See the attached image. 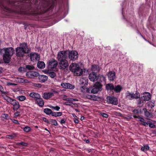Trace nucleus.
Here are the masks:
<instances>
[{"label": "nucleus", "instance_id": "f257e3e1", "mask_svg": "<svg viewBox=\"0 0 156 156\" xmlns=\"http://www.w3.org/2000/svg\"><path fill=\"white\" fill-rule=\"evenodd\" d=\"M0 54L3 55V59L5 63H9L11 57L14 53V50L12 47L4 48L1 49Z\"/></svg>", "mask_w": 156, "mask_h": 156}, {"label": "nucleus", "instance_id": "f03ea898", "mask_svg": "<svg viewBox=\"0 0 156 156\" xmlns=\"http://www.w3.org/2000/svg\"><path fill=\"white\" fill-rule=\"evenodd\" d=\"M30 51V48L24 43L21 44L19 47L16 48V55L19 57H23L25 54L29 53Z\"/></svg>", "mask_w": 156, "mask_h": 156}, {"label": "nucleus", "instance_id": "7ed1b4c3", "mask_svg": "<svg viewBox=\"0 0 156 156\" xmlns=\"http://www.w3.org/2000/svg\"><path fill=\"white\" fill-rule=\"evenodd\" d=\"M16 2V0H4L2 2L0 3V7L5 11H10L11 9L9 6L10 5H17Z\"/></svg>", "mask_w": 156, "mask_h": 156}, {"label": "nucleus", "instance_id": "20e7f679", "mask_svg": "<svg viewBox=\"0 0 156 156\" xmlns=\"http://www.w3.org/2000/svg\"><path fill=\"white\" fill-rule=\"evenodd\" d=\"M70 71L74 73L75 75L80 76L83 74V71L78 64L76 63H71L69 66Z\"/></svg>", "mask_w": 156, "mask_h": 156}, {"label": "nucleus", "instance_id": "39448f33", "mask_svg": "<svg viewBox=\"0 0 156 156\" xmlns=\"http://www.w3.org/2000/svg\"><path fill=\"white\" fill-rule=\"evenodd\" d=\"M67 51H60L58 54L57 58L58 61L67 59L68 54Z\"/></svg>", "mask_w": 156, "mask_h": 156}, {"label": "nucleus", "instance_id": "423d86ee", "mask_svg": "<svg viewBox=\"0 0 156 156\" xmlns=\"http://www.w3.org/2000/svg\"><path fill=\"white\" fill-rule=\"evenodd\" d=\"M68 57L70 60L75 61L78 58V53L76 51H69Z\"/></svg>", "mask_w": 156, "mask_h": 156}, {"label": "nucleus", "instance_id": "0eeeda50", "mask_svg": "<svg viewBox=\"0 0 156 156\" xmlns=\"http://www.w3.org/2000/svg\"><path fill=\"white\" fill-rule=\"evenodd\" d=\"M102 90V85L99 82H96L94 84V88L91 90L92 93L96 94Z\"/></svg>", "mask_w": 156, "mask_h": 156}, {"label": "nucleus", "instance_id": "6e6552de", "mask_svg": "<svg viewBox=\"0 0 156 156\" xmlns=\"http://www.w3.org/2000/svg\"><path fill=\"white\" fill-rule=\"evenodd\" d=\"M58 61V67L60 69H65L69 66V64L67 59Z\"/></svg>", "mask_w": 156, "mask_h": 156}, {"label": "nucleus", "instance_id": "1a4fd4ad", "mask_svg": "<svg viewBox=\"0 0 156 156\" xmlns=\"http://www.w3.org/2000/svg\"><path fill=\"white\" fill-rule=\"evenodd\" d=\"M116 78V74L114 71H110L108 73V80L110 82L114 81Z\"/></svg>", "mask_w": 156, "mask_h": 156}, {"label": "nucleus", "instance_id": "9d476101", "mask_svg": "<svg viewBox=\"0 0 156 156\" xmlns=\"http://www.w3.org/2000/svg\"><path fill=\"white\" fill-rule=\"evenodd\" d=\"M97 82H99L102 86L103 84H105V88L106 90H107V84H106V79L102 75H99L98 76Z\"/></svg>", "mask_w": 156, "mask_h": 156}, {"label": "nucleus", "instance_id": "9b49d317", "mask_svg": "<svg viewBox=\"0 0 156 156\" xmlns=\"http://www.w3.org/2000/svg\"><path fill=\"white\" fill-rule=\"evenodd\" d=\"M39 75L38 73L34 71H29L26 74L27 76L30 78H33L38 76Z\"/></svg>", "mask_w": 156, "mask_h": 156}, {"label": "nucleus", "instance_id": "f8f14e48", "mask_svg": "<svg viewBox=\"0 0 156 156\" xmlns=\"http://www.w3.org/2000/svg\"><path fill=\"white\" fill-rule=\"evenodd\" d=\"M10 104L13 106V109L14 111H17L20 107V105L19 102L15 99H14Z\"/></svg>", "mask_w": 156, "mask_h": 156}, {"label": "nucleus", "instance_id": "ddd939ff", "mask_svg": "<svg viewBox=\"0 0 156 156\" xmlns=\"http://www.w3.org/2000/svg\"><path fill=\"white\" fill-rule=\"evenodd\" d=\"M30 58L31 60L34 62L40 60V56L37 53H31L30 54Z\"/></svg>", "mask_w": 156, "mask_h": 156}, {"label": "nucleus", "instance_id": "4468645a", "mask_svg": "<svg viewBox=\"0 0 156 156\" xmlns=\"http://www.w3.org/2000/svg\"><path fill=\"white\" fill-rule=\"evenodd\" d=\"M109 103L112 105H117L118 103V99L117 98L114 96H108Z\"/></svg>", "mask_w": 156, "mask_h": 156}, {"label": "nucleus", "instance_id": "2eb2a0df", "mask_svg": "<svg viewBox=\"0 0 156 156\" xmlns=\"http://www.w3.org/2000/svg\"><path fill=\"white\" fill-rule=\"evenodd\" d=\"M133 117L135 118V119H139V121L142 122V123H141V124H142L145 126H148V123L145 122V121H144L145 120L144 119L143 117H141V116H140V115H138L137 116L136 115H134L133 116Z\"/></svg>", "mask_w": 156, "mask_h": 156}, {"label": "nucleus", "instance_id": "dca6fc26", "mask_svg": "<svg viewBox=\"0 0 156 156\" xmlns=\"http://www.w3.org/2000/svg\"><path fill=\"white\" fill-rule=\"evenodd\" d=\"M58 65V62L55 59H52L49 61L48 66L50 68L52 69L56 67Z\"/></svg>", "mask_w": 156, "mask_h": 156}, {"label": "nucleus", "instance_id": "f3484780", "mask_svg": "<svg viewBox=\"0 0 156 156\" xmlns=\"http://www.w3.org/2000/svg\"><path fill=\"white\" fill-rule=\"evenodd\" d=\"M61 85L63 88L68 89H73L75 87L72 84L68 83H62L61 84Z\"/></svg>", "mask_w": 156, "mask_h": 156}, {"label": "nucleus", "instance_id": "a211bd4d", "mask_svg": "<svg viewBox=\"0 0 156 156\" xmlns=\"http://www.w3.org/2000/svg\"><path fill=\"white\" fill-rule=\"evenodd\" d=\"M98 77L97 73L95 72H92L90 73L89 76V78L91 81L94 82L97 80Z\"/></svg>", "mask_w": 156, "mask_h": 156}, {"label": "nucleus", "instance_id": "6ab92c4d", "mask_svg": "<svg viewBox=\"0 0 156 156\" xmlns=\"http://www.w3.org/2000/svg\"><path fill=\"white\" fill-rule=\"evenodd\" d=\"M143 95L144 101H147L150 100L151 96L150 93L145 92Z\"/></svg>", "mask_w": 156, "mask_h": 156}, {"label": "nucleus", "instance_id": "aec40b11", "mask_svg": "<svg viewBox=\"0 0 156 156\" xmlns=\"http://www.w3.org/2000/svg\"><path fill=\"white\" fill-rule=\"evenodd\" d=\"M54 96V94L51 92H46L43 94L42 97L44 99H48Z\"/></svg>", "mask_w": 156, "mask_h": 156}, {"label": "nucleus", "instance_id": "412c9836", "mask_svg": "<svg viewBox=\"0 0 156 156\" xmlns=\"http://www.w3.org/2000/svg\"><path fill=\"white\" fill-rule=\"evenodd\" d=\"M29 96L30 97L34 98L35 101L41 97L39 94L34 92L31 93L30 94Z\"/></svg>", "mask_w": 156, "mask_h": 156}, {"label": "nucleus", "instance_id": "4be33fe9", "mask_svg": "<svg viewBox=\"0 0 156 156\" xmlns=\"http://www.w3.org/2000/svg\"><path fill=\"white\" fill-rule=\"evenodd\" d=\"M80 83L83 85H87L88 83V80L86 77L82 78L80 80Z\"/></svg>", "mask_w": 156, "mask_h": 156}, {"label": "nucleus", "instance_id": "5701e85b", "mask_svg": "<svg viewBox=\"0 0 156 156\" xmlns=\"http://www.w3.org/2000/svg\"><path fill=\"white\" fill-rule=\"evenodd\" d=\"M36 101L37 102V103L39 106L42 107L44 106V101L41 97L40 98L37 99Z\"/></svg>", "mask_w": 156, "mask_h": 156}, {"label": "nucleus", "instance_id": "b1692460", "mask_svg": "<svg viewBox=\"0 0 156 156\" xmlns=\"http://www.w3.org/2000/svg\"><path fill=\"white\" fill-rule=\"evenodd\" d=\"M2 96L4 100H5L7 102L10 104L14 99L5 95H2Z\"/></svg>", "mask_w": 156, "mask_h": 156}, {"label": "nucleus", "instance_id": "393cba45", "mask_svg": "<svg viewBox=\"0 0 156 156\" xmlns=\"http://www.w3.org/2000/svg\"><path fill=\"white\" fill-rule=\"evenodd\" d=\"M39 81L42 82H44L47 81L48 77L45 75H40L39 76Z\"/></svg>", "mask_w": 156, "mask_h": 156}, {"label": "nucleus", "instance_id": "a878e982", "mask_svg": "<svg viewBox=\"0 0 156 156\" xmlns=\"http://www.w3.org/2000/svg\"><path fill=\"white\" fill-rule=\"evenodd\" d=\"M91 69L93 71V72H95L96 73L99 72L100 70L99 66L96 65L92 66Z\"/></svg>", "mask_w": 156, "mask_h": 156}, {"label": "nucleus", "instance_id": "bb28decb", "mask_svg": "<svg viewBox=\"0 0 156 156\" xmlns=\"http://www.w3.org/2000/svg\"><path fill=\"white\" fill-rule=\"evenodd\" d=\"M37 67L40 69H43L45 67V64L44 62L42 61H39L37 64Z\"/></svg>", "mask_w": 156, "mask_h": 156}, {"label": "nucleus", "instance_id": "cd10ccee", "mask_svg": "<svg viewBox=\"0 0 156 156\" xmlns=\"http://www.w3.org/2000/svg\"><path fill=\"white\" fill-rule=\"evenodd\" d=\"M132 97L133 100L134 99H139L140 96V93L138 91H136L135 94L132 93Z\"/></svg>", "mask_w": 156, "mask_h": 156}, {"label": "nucleus", "instance_id": "c85d7f7f", "mask_svg": "<svg viewBox=\"0 0 156 156\" xmlns=\"http://www.w3.org/2000/svg\"><path fill=\"white\" fill-rule=\"evenodd\" d=\"M122 88L121 86L120 85H118L115 87L114 91L116 93H120V91H121Z\"/></svg>", "mask_w": 156, "mask_h": 156}, {"label": "nucleus", "instance_id": "c756f323", "mask_svg": "<svg viewBox=\"0 0 156 156\" xmlns=\"http://www.w3.org/2000/svg\"><path fill=\"white\" fill-rule=\"evenodd\" d=\"M126 98L128 100H133V94L132 93L129 92V91H127L126 93Z\"/></svg>", "mask_w": 156, "mask_h": 156}, {"label": "nucleus", "instance_id": "7c9ffc66", "mask_svg": "<svg viewBox=\"0 0 156 156\" xmlns=\"http://www.w3.org/2000/svg\"><path fill=\"white\" fill-rule=\"evenodd\" d=\"M115 87L112 83H108V90H110L112 92V94H114V93L113 92V90L114 91Z\"/></svg>", "mask_w": 156, "mask_h": 156}, {"label": "nucleus", "instance_id": "2f4dec72", "mask_svg": "<svg viewBox=\"0 0 156 156\" xmlns=\"http://www.w3.org/2000/svg\"><path fill=\"white\" fill-rule=\"evenodd\" d=\"M44 112L47 115H52L53 112L50 109L48 108H46L44 109Z\"/></svg>", "mask_w": 156, "mask_h": 156}, {"label": "nucleus", "instance_id": "473e14b6", "mask_svg": "<svg viewBox=\"0 0 156 156\" xmlns=\"http://www.w3.org/2000/svg\"><path fill=\"white\" fill-rule=\"evenodd\" d=\"M149 149L150 147L148 145H144V147H142L140 148V150L144 152L149 150Z\"/></svg>", "mask_w": 156, "mask_h": 156}, {"label": "nucleus", "instance_id": "72a5a7b5", "mask_svg": "<svg viewBox=\"0 0 156 156\" xmlns=\"http://www.w3.org/2000/svg\"><path fill=\"white\" fill-rule=\"evenodd\" d=\"M16 98L19 101H22L26 99V97L23 95H19L17 96Z\"/></svg>", "mask_w": 156, "mask_h": 156}, {"label": "nucleus", "instance_id": "f704fd0d", "mask_svg": "<svg viewBox=\"0 0 156 156\" xmlns=\"http://www.w3.org/2000/svg\"><path fill=\"white\" fill-rule=\"evenodd\" d=\"M62 115V112H52V116L55 117H59L61 116Z\"/></svg>", "mask_w": 156, "mask_h": 156}, {"label": "nucleus", "instance_id": "c9c22d12", "mask_svg": "<svg viewBox=\"0 0 156 156\" xmlns=\"http://www.w3.org/2000/svg\"><path fill=\"white\" fill-rule=\"evenodd\" d=\"M143 110L144 112V115L147 117H151V113L148 111L147 108H144Z\"/></svg>", "mask_w": 156, "mask_h": 156}, {"label": "nucleus", "instance_id": "e433bc0d", "mask_svg": "<svg viewBox=\"0 0 156 156\" xmlns=\"http://www.w3.org/2000/svg\"><path fill=\"white\" fill-rule=\"evenodd\" d=\"M80 90L82 92H88V89L85 85L81 87H80Z\"/></svg>", "mask_w": 156, "mask_h": 156}, {"label": "nucleus", "instance_id": "4c0bfd02", "mask_svg": "<svg viewBox=\"0 0 156 156\" xmlns=\"http://www.w3.org/2000/svg\"><path fill=\"white\" fill-rule=\"evenodd\" d=\"M132 112L135 114H140L141 113V109L139 108L137 109H134L132 110Z\"/></svg>", "mask_w": 156, "mask_h": 156}, {"label": "nucleus", "instance_id": "58836bf2", "mask_svg": "<svg viewBox=\"0 0 156 156\" xmlns=\"http://www.w3.org/2000/svg\"><path fill=\"white\" fill-rule=\"evenodd\" d=\"M23 2L28 3L30 2L32 4H36L37 3V0H29L28 1L25 0L23 1Z\"/></svg>", "mask_w": 156, "mask_h": 156}, {"label": "nucleus", "instance_id": "ea45409f", "mask_svg": "<svg viewBox=\"0 0 156 156\" xmlns=\"http://www.w3.org/2000/svg\"><path fill=\"white\" fill-rule=\"evenodd\" d=\"M143 96H141L139 98V99L137 100V104L138 105H140V104L144 103V100Z\"/></svg>", "mask_w": 156, "mask_h": 156}, {"label": "nucleus", "instance_id": "a19ab883", "mask_svg": "<svg viewBox=\"0 0 156 156\" xmlns=\"http://www.w3.org/2000/svg\"><path fill=\"white\" fill-rule=\"evenodd\" d=\"M50 122L51 123L52 125H54L55 126H58V123L57 121L55 119H50Z\"/></svg>", "mask_w": 156, "mask_h": 156}, {"label": "nucleus", "instance_id": "79ce46f5", "mask_svg": "<svg viewBox=\"0 0 156 156\" xmlns=\"http://www.w3.org/2000/svg\"><path fill=\"white\" fill-rule=\"evenodd\" d=\"M1 117L6 119H10V116L7 114H3L1 115Z\"/></svg>", "mask_w": 156, "mask_h": 156}, {"label": "nucleus", "instance_id": "37998d69", "mask_svg": "<svg viewBox=\"0 0 156 156\" xmlns=\"http://www.w3.org/2000/svg\"><path fill=\"white\" fill-rule=\"evenodd\" d=\"M18 70L20 72L23 73L26 71V69L24 67H20L18 69Z\"/></svg>", "mask_w": 156, "mask_h": 156}, {"label": "nucleus", "instance_id": "c03bdc74", "mask_svg": "<svg viewBox=\"0 0 156 156\" xmlns=\"http://www.w3.org/2000/svg\"><path fill=\"white\" fill-rule=\"evenodd\" d=\"M50 107L51 108L55 110H56V111H58L60 109V107L59 106H50Z\"/></svg>", "mask_w": 156, "mask_h": 156}, {"label": "nucleus", "instance_id": "a18cd8bd", "mask_svg": "<svg viewBox=\"0 0 156 156\" xmlns=\"http://www.w3.org/2000/svg\"><path fill=\"white\" fill-rule=\"evenodd\" d=\"M16 145H22L23 146H27V144L26 143L22 142H18L16 144Z\"/></svg>", "mask_w": 156, "mask_h": 156}, {"label": "nucleus", "instance_id": "49530a36", "mask_svg": "<svg viewBox=\"0 0 156 156\" xmlns=\"http://www.w3.org/2000/svg\"><path fill=\"white\" fill-rule=\"evenodd\" d=\"M30 130V127L28 126H26L23 129L24 131L26 132H28Z\"/></svg>", "mask_w": 156, "mask_h": 156}, {"label": "nucleus", "instance_id": "de8ad7c7", "mask_svg": "<svg viewBox=\"0 0 156 156\" xmlns=\"http://www.w3.org/2000/svg\"><path fill=\"white\" fill-rule=\"evenodd\" d=\"M16 136V134H13L12 135H7L6 136V137L9 139H13Z\"/></svg>", "mask_w": 156, "mask_h": 156}, {"label": "nucleus", "instance_id": "09e8293b", "mask_svg": "<svg viewBox=\"0 0 156 156\" xmlns=\"http://www.w3.org/2000/svg\"><path fill=\"white\" fill-rule=\"evenodd\" d=\"M64 105H69L71 107H73V105H75L74 104H73V103L71 102H65L64 103Z\"/></svg>", "mask_w": 156, "mask_h": 156}, {"label": "nucleus", "instance_id": "8fccbe9b", "mask_svg": "<svg viewBox=\"0 0 156 156\" xmlns=\"http://www.w3.org/2000/svg\"><path fill=\"white\" fill-rule=\"evenodd\" d=\"M26 68L29 70H32L34 69V67L33 66H30L29 65H26Z\"/></svg>", "mask_w": 156, "mask_h": 156}, {"label": "nucleus", "instance_id": "3c124183", "mask_svg": "<svg viewBox=\"0 0 156 156\" xmlns=\"http://www.w3.org/2000/svg\"><path fill=\"white\" fill-rule=\"evenodd\" d=\"M49 74L50 76L52 78L55 77L56 76L55 73L54 72H50Z\"/></svg>", "mask_w": 156, "mask_h": 156}, {"label": "nucleus", "instance_id": "603ef678", "mask_svg": "<svg viewBox=\"0 0 156 156\" xmlns=\"http://www.w3.org/2000/svg\"><path fill=\"white\" fill-rule=\"evenodd\" d=\"M98 97L94 95H91V100L94 101H96L98 99Z\"/></svg>", "mask_w": 156, "mask_h": 156}, {"label": "nucleus", "instance_id": "864d4df0", "mask_svg": "<svg viewBox=\"0 0 156 156\" xmlns=\"http://www.w3.org/2000/svg\"><path fill=\"white\" fill-rule=\"evenodd\" d=\"M64 101H69L68 102H71L73 101V98H68L63 99Z\"/></svg>", "mask_w": 156, "mask_h": 156}, {"label": "nucleus", "instance_id": "5fc2aeb1", "mask_svg": "<svg viewBox=\"0 0 156 156\" xmlns=\"http://www.w3.org/2000/svg\"><path fill=\"white\" fill-rule=\"evenodd\" d=\"M115 153V150H109V154L111 155H114Z\"/></svg>", "mask_w": 156, "mask_h": 156}, {"label": "nucleus", "instance_id": "6e6d98bb", "mask_svg": "<svg viewBox=\"0 0 156 156\" xmlns=\"http://www.w3.org/2000/svg\"><path fill=\"white\" fill-rule=\"evenodd\" d=\"M155 101H151L150 103V105H151V108H153V107H154L155 105Z\"/></svg>", "mask_w": 156, "mask_h": 156}, {"label": "nucleus", "instance_id": "4d7b16f0", "mask_svg": "<svg viewBox=\"0 0 156 156\" xmlns=\"http://www.w3.org/2000/svg\"><path fill=\"white\" fill-rule=\"evenodd\" d=\"M33 86L38 88H40L41 87V85L39 83H34L33 84Z\"/></svg>", "mask_w": 156, "mask_h": 156}, {"label": "nucleus", "instance_id": "13d9d810", "mask_svg": "<svg viewBox=\"0 0 156 156\" xmlns=\"http://www.w3.org/2000/svg\"><path fill=\"white\" fill-rule=\"evenodd\" d=\"M148 125L150 127L152 128H155L156 126L155 125H154V124H153V123H148Z\"/></svg>", "mask_w": 156, "mask_h": 156}, {"label": "nucleus", "instance_id": "bf43d9fd", "mask_svg": "<svg viewBox=\"0 0 156 156\" xmlns=\"http://www.w3.org/2000/svg\"><path fill=\"white\" fill-rule=\"evenodd\" d=\"M11 120L12 122L15 124H17L18 125H20V124L18 122V121L17 120L14 119H11Z\"/></svg>", "mask_w": 156, "mask_h": 156}, {"label": "nucleus", "instance_id": "052dcab7", "mask_svg": "<svg viewBox=\"0 0 156 156\" xmlns=\"http://www.w3.org/2000/svg\"><path fill=\"white\" fill-rule=\"evenodd\" d=\"M20 112H16L14 114V117L15 118H16L17 117H18L20 115Z\"/></svg>", "mask_w": 156, "mask_h": 156}, {"label": "nucleus", "instance_id": "680f3d73", "mask_svg": "<svg viewBox=\"0 0 156 156\" xmlns=\"http://www.w3.org/2000/svg\"><path fill=\"white\" fill-rule=\"evenodd\" d=\"M43 120L46 122H47L48 123H49V122L48 121V120L45 117H43Z\"/></svg>", "mask_w": 156, "mask_h": 156}, {"label": "nucleus", "instance_id": "e2e57ef3", "mask_svg": "<svg viewBox=\"0 0 156 156\" xmlns=\"http://www.w3.org/2000/svg\"><path fill=\"white\" fill-rule=\"evenodd\" d=\"M86 97L87 98L91 100V95H89V94H87L86 96Z\"/></svg>", "mask_w": 156, "mask_h": 156}, {"label": "nucleus", "instance_id": "0e129e2a", "mask_svg": "<svg viewBox=\"0 0 156 156\" xmlns=\"http://www.w3.org/2000/svg\"><path fill=\"white\" fill-rule=\"evenodd\" d=\"M65 122H66L65 121V120L64 119H62L61 120L60 123L62 124H65Z\"/></svg>", "mask_w": 156, "mask_h": 156}, {"label": "nucleus", "instance_id": "69168bd1", "mask_svg": "<svg viewBox=\"0 0 156 156\" xmlns=\"http://www.w3.org/2000/svg\"><path fill=\"white\" fill-rule=\"evenodd\" d=\"M4 90V89L3 87L1 85H0V91L2 92H3Z\"/></svg>", "mask_w": 156, "mask_h": 156}, {"label": "nucleus", "instance_id": "338daca9", "mask_svg": "<svg viewBox=\"0 0 156 156\" xmlns=\"http://www.w3.org/2000/svg\"><path fill=\"white\" fill-rule=\"evenodd\" d=\"M74 122L76 123H79V120H78L76 118H75L74 120Z\"/></svg>", "mask_w": 156, "mask_h": 156}, {"label": "nucleus", "instance_id": "774afa93", "mask_svg": "<svg viewBox=\"0 0 156 156\" xmlns=\"http://www.w3.org/2000/svg\"><path fill=\"white\" fill-rule=\"evenodd\" d=\"M2 95H7V94L8 93V92H4V91L3 92H2Z\"/></svg>", "mask_w": 156, "mask_h": 156}]
</instances>
